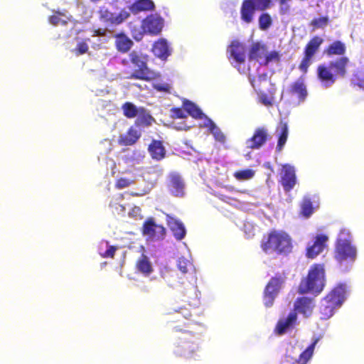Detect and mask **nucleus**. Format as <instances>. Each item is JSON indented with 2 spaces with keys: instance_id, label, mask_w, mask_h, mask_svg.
<instances>
[{
  "instance_id": "obj_46",
  "label": "nucleus",
  "mask_w": 364,
  "mask_h": 364,
  "mask_svg": "<svg viewBox=\"0 0 364 364\" xmlns=\"http://www.w3.org/2000/svg\"><path fill=\"white\" fill-rule=\"evenodd\" d=\"M153 87L159 92L171 93L172 86L170 82H164L162 80H155L153 82Z\"/></svg>"
},
{
  "instance_id": "obj_42",
  "label": "nucleus",
  "mask_w": 364,
  "mask_h": 364,
  "mask_svg": "<svg viewBox=\"0 0 364 364\" xmlns=\"http://www.w3.org/2000/svg\"><path fill=\"white\" fill-rule=\"evenodd\" d=\"M255 171L251 168L237 171L234 173V177L239 181H247L254 177Z\"/></svg>"
},
{
  "instance_id": "obj_36",
  "label": "nucleus",
  "mask_w": 364,
  "mask_h": 364,
  "mask_svg": "<svg viewBox=\"0 0 364 364\" xmlns=\"http://www.w3.org/2000/svg\"><path fill=\"white\" fill-rule=\"evenodd\" d=\"M116 247L111 246L107 241H101L98 245V253L102 257H113Z\"/></svg>"
},
{
  "instance_id": "obj_2",
  "label": "nucleus",
  "mask_w": 364,
  "mask_h": 364,
  "mask_svg": "<svg viewBox=\"0 0 364 364\" xmlns=\"http://www.w3.org/2000/svg\"><path fill=\"white\" fill-rule=\"evenodd\" d=\"M201 335L189 331H183L173 343V353L178 357L197 360L201 355Z\"/></svg>"
},
{
  "instance_id": "obj_45",
  "label": "nucleus",
  "mask_w": 364,
  "mask_h": 364,
  "mask_svg": "<svg viewBox=\"0 0 364 364\" xmlns=\"http://www.w3.org/2000/svg\"><path fill=\"white\" fill-rule=\"evenodd\" d=\"M124 114L128 118H133L136 116L138 113V109L136 107L131 103L126 102L122 105V107Z\"/></svg>"
},
{
  "instance_id": "obj_30",
  "label": "nucleus",
  "mask_w": 364,
  "mask_h": 364,
  "mask_svg": "<svg viewBox=\"0 0 364 364\" xmlns=\"http://www.w3.org/2000/svg\"><path fill=\"white\" fill-rule=\"evenodd\" d=\"M149 151L154 159L159 161L164 158L166 151L162 143L154 141L149 146Z\"/></svg>"
},
{
  "instance_id": "obj_58",
  "label": "nucleus",
  "mask_w": 364,
  "mask_h": 364,
  "mask_svg": "<svg viewBox=\"0 0 364 364\" xmlns=\"http://www.w3.org/2000/svg\"><path fill=\"white\" fill-rule=\"evenodd\" d=\"M209 163L206 160H201L200 161L199 164H198V168L200 169V167L205 168V166H208Z\"/></svg>"
},
{
  "instance_id": "obj_17",
  "label": "nucleus",
  "mask_w": 364,
  "mask_h": 364,
  "mask_svg": "<svg viewBox=\"0 0 364 364\" xmlns=\"http://www.w3.org/2000/svg\"><path fill=\"white\" fill-rule=\"evenodd\" d=\"M152 52L155 56L164 60L171 55V48L166 39L160 38L154 43Z\"/></svg>"
},
{
  "instance_id": "obj_4",
  "label": "nucleus",
  "mask_w": 364,
  "mask_h": 364,
  "mask_svg": "<svg viewBox=\"0 0 364 364\" xmlns=\"http://www.w3.org/2000/svg\"><path fill=\"white\" fill-rule=\"evenodd\" d=\"M262 249L267 255H287L293 248L290 235L281 230H273L264 238Z\"/></svg>"
},
{
  "instance_id": "obj_40",
  "label": "nucleus",
  "mask_w": 364,
  "mask_h": 364,
  "mask_svg": "<svg viewBox=\"0 0 364 364\" xmlns=\"http://www.w3.org/2000/svg\"><path fill=\"white\" fill-rule=\"evenodd\" d=\"M124 157L127 163L134 164H139L144 158V155L139 151H132L128 150L124 155Z\"/></svg>"
},
{
  "instance_id": "obj_1",
  "label": "nucleus",
  "mask_w": 364,
  "mask_h": 364,
  "mask_svg": "<svg viewBox=\"0 0 364 364\" xmlns=\"http://www.w3.org/2000/svg\"><path fill=\"white\" fill-rule=\"evenodd\" d=\"M357 257V247L350 230L342 228L335 244L334 258L343 271L349 270Z\"/></svg>"
},
{
  "instance_id": "obj_50",
  "label": "nucleus",
  "mask_w": 364,
  "mask_h": 364,
  "mask_svg": "<svg viewBox=\"0 0 364 364\" xmlns=\"http://www.w3.org/2000/svg\"><path fill=\"white\" fill-rule=\"evenodd\" d=\"M257 227L254 225L252 223L246 222L244 224V232L245 233L247 237L250 238L252 236H254Z\"/></svg>"
},
{
  "instance_id": "obj_18",
  "label": "nucleus",
  "mask_w": 364,
  "mask_h": 364,
  "mask_svg": "<svg viewBox=\"0 0 364 364\" xmlns=\"http://www.w3.org/2000/svg\"><path fill=\"white\" fill-rule=\"evenodd\" d=\"M328 240V237L324 235H318L311 245L307 247L306 256L309 258H314L320 254L325 247V243Z\"/></svg>"
},
{
  "instance_id": "obj_24",
  "label": "nucleus",
  "mask_w": 364,
  "mask_h": 364,
  "mask_svg": "<svg viewBox=\"0 0 364 364\" xmlns=\"http://www.w3.org/2000/svg\"><path fill=\"white\" fill-rule=\"evenodd\" d=\"M165 229L161 225H157L152 219H149L144 224L143 234L149 237H155L157 232L163 235Z\"/></svg>"
},
{
  "instance_id": "obj_61",
  "label": "nucleus",
  "mask_w": 364,
  "mask_h": 364,
  "mask_svg": "<svg viewBox=\"0 0 364 364\" xmlns=\"http://www.w3.org/2000/svg\"><path fill=\"white\" fill-rule=\"evenodd\" d=\"M105 143L107 144L109 146H111V144H110L109 141H108V140H106L105 141Z\"/></svg>"
},
{
  "instance_id": "obj_62",
  "label": "nucleus",
  "mask_w": 364,
  "mask_h": 364,
  "mask_svg": "<svg viewBox=\"0 0 364 364\" xmlns=\"http://www.w3.org/2000/svg\"><path fill=\"white\" fill-rule=\"evenodd\" d=\"M359 87L364 89V85L363 84H358Z\"/></svg>"
},
{
  "instance_id": "obj_6",
  "label": "nucleus",
  "mask_w": 364,
  "mask_h": 364,
  "mask_svg": "<svg viewBox=\"0 0 364 364\" xmlns=\"http://www.w3.org/2000/svg\"><path fill=\"white\" fill-rule=\"evenodd\" d=\"M129 60L134 68L129 78L151 80L157 77L158 74L147 67L148 56L139 50H132L129 54Z\"/></svg>"
},
{
  "instance_id": "obj_14",
  "label": "nucleus",
  "mask_w": 364,
  "mask_h": 364,
  "mask_svg": "<svg viewBox=\"0 0 364 364\" xmlns=\"http://www.w3.org/2000/svg\"><path fill=\"white\" fill-rule=\"evenodd\" d=\"M268 131L264 127L255 129L253 136L246 141V146L252 149H258L262 146L267 140Z\"/></svg>"
},
{
  "instance_id": "obj_20",
  "label": "nucleus",
  "mask_w": 364,
  "mask_h": 364,
  "mask_svg": "<svg viewBox=\"0 0 364 364\" xmlns=\"http://www.w3.org/2000/svg\"><path fill=\"white\" fill-rule=\"evenodd\" d=\"M166 221L168 227L177 240H182L186 235V229L183 224L178 219L166 215Z\"/></svg>"
},
{
  "instance_id": "obj_37",
  "label": "nucleus",
  "mask_w": 364,
  "mask_h": 364,
  "mask_svg": "<svg viewBox=\"0 0 364 364\" xmlns=\"http://www.w3.org/2000/svg\"><path fill=\"white\" fill-rule=\"evenodd\" d=\"M130 15L129 10L122 9L118 13H113L110 19L109 26H117L123 23Z\"/></svg>"
},
{
  "instance_id": "obj_52",
  "label": "nucleus",
  "mask_w": 364,
  "mask_h": 364,
  "mask_svg": "<svg viewBox=\"0 0 364 364\" xmlns=\"http://www.w3.org/2000/svg\"><path fill=\"white\" fill-rule=\"evenodd\" d=\"M259 100L266 106L271 105L273 102V98L264 92L259 93Z\"/></svg>"
},
{
  "instance_id": "obj_34",
  "label": "nucleus",
  "mask_w": 364,
  "mask_h": 364,
  "mask_svg": "<svg viewBox=\"0 0 364 364\" xmlns=\"http://www.w3.org/2000/svg\"><path fill=\"white\" fill-rule=\"evenodd\" d=\"M339 307L333 305L331 302H325V298L321 300V306H320V313L321 314V318L322 319H328L331 318L335 312V310L338 309Z\"/></svg>"
},
{
  "instance_id": "obj_31",
  "label": "nucleus",
  "mask_w": 364,
  "mask_h": 364,
  "mask_svg": "<svg viewBox=\"0 0 364 364\" xmlns=\"http://www.w3.org/2000/svg\"><path fill=\"white\" fill-rule=\"evenodd\" d=\"M140 136V129L137 126L132 127L127 135L121 136V141L124 145H132L138 140Z\"/></svg>"
},
{
  "instance_id": "obj_16",
  "label": "nucleus",
  "mask_w": 364,
  "mask_h": 364,
  "mask_svg": "<svg viewBox=\"0 0 364 364\" xmlns=\"http://www.w3.org/2000/svg\"><path fill=\"white\" fill-rule=\"evenodd\" d=\"M317 75L322 87L324 88L331 87L336 80V76L332 73L331 68L326 65H321L318 67Z\"/></svg>"
},
{
  "instance_id": "obj_51",
  "label": "nucleus",
  "mask_w": 364,
  "mask_h": 364,
  "mask_svg": "<svg viewBox=\"0 0 364 364\" xmlns=\"http://www.w3.org/2000/svg\"><path fill=\"white\" fill-rule=\"evenodd\" d=\"M312 56H309L307 54H305V56L299 65V69L304 73H306L307 72L308 68L311 65L312 63Z\"/></svg>"
},
{
  "instance_id": "obj_60",
  "label": "nucleus",
  "mask_w": 364,
  "mask_h": 364,
  "mask_svg": "<svg viewBox=\"0 0 364 364\" xmlns=\"http://www.w3.org/2000/svg\"><path fill=\"white\" fill-rule=\"evenodd\" d=\"M107 166H110L111 168H113L115 166V162L113 160H109L107 162Z\"/></svg>"
},
{
  "instance_id": "obj_47",
  "label": "nucleus",
  "mask_w": 364,
  "mask_h": 364,
  "mask_svg": "<svg viewBox=\"0 0 364 364\" xmlns=\"http://www.w3.org/2000/svg\"><path fill=\"white\" fill-rule=\"evenodd\" d=\"M99 16L101 21L106 23L107 26H109V22L112 16V12L109 11V9L107 7L102 6L100 8L99 10Z\"/></svg>"
},
{
  "instance_id": "obj_12",
  "label": "nucleus",
  "mask_w": 364,
  "mask_h": 364,
  "mask_svg": "<svg viewBox=\"0 0 364 364\" xmlns=\"http://www.w3.org/2000/svg\"><path fill=\"white\" fill-rule=\"evenodd\" d=\"M142 252L136 262V269L144 277H149L154 272L152 262L149 257V253L144 247H141Z\"/></svg>"
},
{
  "instance_id": "obj_28",
  "label": "nucleus",
  "mask_w": 364,
  "mask_h": 364,
  "mask_svg": "<svg viewBox=\"0 0 364 364\" xmlns=\"http://www.w3.org/2000/svg\"><path fill=\"white\" fill-rule=\"evenodd\" d=\"M92 42L90 38H82L77 37L75 39V47L71 48L70 50L76 55L85 54L89 48V43Z\"/></svg>"
},
{
  "instance_id": "obj_21",
  "label": "nucleus",
  "mask_w": 364,
  "mask_h": 364,
  "mask_svg": "<svg viewBox=\"0 0 364 364\" xmlns=\"http://www.w3.org/2000/svg\"><path fill=\"white\" fill-rule=\"evenodd\" d=\"M200 127L207 128L210 133L212 134L215 141L225 143L226 139L225 134L210 118H204V122L200 123Z\"/></svg>"
},
{
  "instance_id": "obj_19",
  "label": "nucleus",
  "mask_w": 364,
  "mask_h": 364,
  "mask_svg": "<svg viewBox=\"0 0 364 364\" xmlns=\"http://www.w3.org/2000/svg\"><path fill=\"white\" fill-rule=\"evenodd\" d=\"M169 188L173 195L181 197L184 195L185 185L181 177L177 173H171L169 176Z\"/></svg>"
},
{
  "instance_id": "obj_33",
  "label": "nucleus",
  "mask_w": 364,
  "mask_h": 364,
  "mask_svg": "<svg viewBox=\"0 0 364 364\" xmlns=\"http://www.w3.org/2000/svg\"><path fill=\"white\" fill-rule=\"evenodd\" d=\"M277 134L278 136V141L276 150L277 151H281L287 142L289 134L287 124H281L277 130Z\"/></svg>"
},
{
  "instance_id": "obj_54",
  "label": "nucleus",
  "mask_w": 364,
  "mask_h": 364,
  "mask_svg": "<svg viewBox=\"0 0 364 364\" xmlns=\"http://www.w3.org/2000/svg\"><path fill=\"white\" fill-rule=\"evenodd\" d=\"M128 215L130 218H132L135 220L141 219L142 216L141 215V208L138 206L133 207L128 213Z\"/></svg>"
},
{
  "instance_id": "obj_57",
  "label": "nucleus",
  "mask_w": 364,
  "mask_h": 364,
  "mask_svg": "<svg viewBox=\"0 0 364 364\" xmlns=\"http://www.w3.org/2000/svg\"><path fill=\"white\" fill-rule=\"evenodd\" d=\"M185 318H188L191 316V314L188 310L186 309L181 308L179 311Z\"/></svg>"
},
{
  "instance_id": "obj_29",
  "label": "nucleus",
  "mask_w": 364,
  "mask_h": 364,
  "mask_svg": "<svg viewBox=\"0 0 364 364\" xmlns=\"http://www.w3.org/2000/svg\"><path fill=\"white\" fill-rule=\"evenodd\" d=\"M115 45L119 51L126 53L133 46V42L124 33H119L115 35Z\"/></svg>"
},
{
  "instance_id": "obj_23",
  "label": "nucleus",
  "mask_w": 364,
  "mask_h": 364,
  "mask_svg": "<svg viewBox=\"0 0 364 364\" xmlns=\"http://www.w3.org/2000/svg\"><path fill=\"white\" fill-rule=\"evenodd\" d=\"M318 208V198L316 196L311 199L309 196L304 198L301 205V212L305 217H309Z\"/></svg>"
},
{
  "instance_id": "obj_56",
  "label": "nucleus",
  "mask_w": 364,
  "mask_h": 364,
  "mask_svg": "<svg viewBox=\"0 0 364 364\" xmlns=\"http://www.w3.org/2000/svg\"><path fill=\"white\" fill-rule=\"evenodd\" d=\"M173 113L179 119H183L186 117L184 111L181 109H174Z\"/></svg>"
},
{
  "instance_id": "obj_11",
  "label": "nucleus",
  "mask_w": 364,
  "mask_h": 364,
  "mask_svg": "<svg viewBox=\"0 0 364 364\" xmlns=\"http://www.w3.org/2000/svg\"><path fill=\"white\" fill-rule=\"evenodd\" d=\"M281 184L286 192L291 191L296 183V170L294 166L284 164L281 171Z\"/></svg>"
},
{
  "instance_id": "obj_25",
  "label": "nucleus",
  "mask_w": 364,
  "mask_h": 364,
  "mask_svg": "<svg viewBox=\"0 0 364 364\" xmlns=\"http://www.w3.org/2000/svg\"><path fill=\"white\" fill-rule=\"evenodd\" d=\"M291 92L298 97L299 102H302L305 100L307 96V90L303 78H299L292 84Z\"/></svg>"
},
{
  "instance_id": "obj_5",
  "label": "nucleus",
  "mask_w": 364,
  "mask_h": 364,
  "mask_svg": "<svg viewBox=\"0 0 364 364\" xmlns=\"http://www.w3.org/2000/svg\"><path fill=\"white\" fill-rule=\"evenodd\" d=\"M325 272L322 264H314L311 267L307 277L302 280L299 285V291L302 294L310 293L318 294L325 285Z\"/></svg>"
},
{
  "instance_id": "obj_38",
  "label": "nucleus",
  "mask_w": 364,
  "mask_h": 364,
  "mask_svg": "<svg viewBox=\"0 0 364 364\" xmlns=\"http://www.w3.org/2000/svg\"><path fill=\"white\" fill-rule=\"evenodd\" d=\"M322 43L323 39L321 38L315 36L309 42L306 46L305 54L313 57Z\"/></svg>"
},
{
  "instance_id": "obj_55",
  "label": "nucleus",
  "mask_w": 364,
  "mask_h": 364,
  "mask_svg": "<svg viewBox=\"0 0 364 364\" xmlns=\"http://www.w3.org/2000/svg\"><path fill=\"white\" fill-rule=\"evenodd\" d=\"M107 31L106 29L99 28L92 31V37L105 38Z\"/></svg>"
},
{
  "instance_id": "obj_8",
  "label": "nucleus",
  "mask_w": 364,
  "mask_h": 364,
  "mask_svg": "<svg viewBox=\"0 0 364 364\" xmlns=\"http://www.w3.org/2000/svg\"><path fill=\"white\" fill-rule=\"evenodd\" d=\"M280 55L277 51L269 52L264 44L253 43L249 51V62L257 63L259 65H267L271 63H278Z\"/></svg>"
},
{
  "instance_id": "obj_64",
  "label": "nucleus",
  "mask_w": 364,
  "mask_h": 364,
  "mask_svg": "<svg viewBox=\"0 0 364 364\" xmlns=\"http://www.w3.org/2000/svg\"><path fill=\"white\" fill-rule=\"evenodd\" d=\"M104 92L103 90H101V93H100L99 95H102V93Z\"/></svg>"
},
{
  "instance_id": "obj_43",
  "label": "nucleus",
  "mask_w": 364,
  "mask_h": 364,
  "mask_svg": "<svg viewBox=\"0 0 364 364\" xmlns=\"http://www.w3.org/2000/svg\"><path fill=\"white\" fill-rule=\"evenodd\" d=\"M346 46L341 41H336L328 47L327 53L328 55H342L345 53Z\"/></svg>"
},
{
  "instance_id": "obj_13",
  "label": "nucleus",
  "mask_w": 364,
  "mask_h": 364,
  "mask_svg": "<svg viewBox=\"0 0 364 364\" xmlns=\"http://www.w3.org/2000/svg\"><path fill=\"white\" fill-rule=\"evenodd\" d=\"M164 25V21L163 18L157 14H151L148 16L145 19L143 20L144 28L147 33L156 35L159 33Z\"/></svg>"
},
{
  "instance_id": "obj_53",
  "label": "nucleus",
  "mask_w": 364,
  "mask_h": 364,
  "mask_svg": "<svg viewBox=\"0 0 364 364\" xmlns=\"http://www.w3.org/2000/svg\"><path fill=\"white\" fill-rule=\"evenodd\" d=\"M328 23V18L327 17H321L318 18L314 19L311 22V24L315 28H323L326 26Z\"/></svg>"
},
{
  "instance_id": "obj_22",
  "label": "nucleus",
  "mask_w": 364,
  "mask_h": 364,
  "mask_svg": "<svg viewBox=\"0 0 364 364\" xmlns=\"http://www.w3.org/2000/svg\"><path fill=\"white\" fill-rule=\"evenodd\" d=\"M317 342L318 339H316L306 350L301 353L297 358H291L289 362H291V364H306L314 354Z\"/></svg>"
},
{
  "instance_id": "obj_59",
  "label": "nucleus",
  "mask_w": 364,
  "mask_h": 364,
  "mask_svg": "<svg viewBox=\"0 0 364 364\" xmlns=\"http://www.w3.org/2000/svg\"><path fill=\"white\" fill-rule=\"evenodd\" d=\"M199 174H200V176L201 178H202L203 181H205V180L206 179V178H208V175H207V173H206V171H204L203 172H202V171H200Z\"/></svg>"
},
{
  "instance_id": "obj_7",
  "label": "nucleus",
  "mask_w": 364,
  "mask_h": 364,
  "mask_svg": "<svg viewBox=\"0 0 364 364\" xmlns=\"http://www.w3.org/2000/svg\"><path fill=\"white\" fill-rule=\"evenodd\" d=\"M228 54L231 64L237 69L240 73L245 74L249 72V80L255 87V80L252 78L251 68L245 66V48L242 43L233 41L228 48Z\"/></svg>"
},
{
  "instance_id": "obj_48",
  "label": "nucleus",
  "mask_w": 364,
  "mask_h": 364,
  "mask_svg": "<svg viewBox=\"0 0 364 364\" xmlns=\"http://www.w3.org/2000/svg\"><path fill=\"white\" fill-rule=\"evenodd\" d=\"M131 31L133 38L136 41H140L143 38L144 33H147V31L144 28L143 21L139 28L131 27Z\"/></svg>"
},
{
  "instance_id": "obj_32",
  "label": "nucleus",
  "mask_w": 364,
  "mask_h": 364,
  "mask_svg": "<svg viewBox=\"0 0 364 364\" xmlns=\"http://www.w3.org/2000/svg\"><path fill=\"white\" fill-rule=\"evenodd\" d=\"M154 4L151 0H137L129 9V11L137 14L143 11H149L153 9Z\"/></svg>"
},
{
  "instance_id": "obj_10",
  "label": "nucleus",
  "mask_w": 364,
  "mask_h": 364,
  "mask_svg": "<svg viewBox=\"0 0 364 364\" xmlns=\"http://www.w3.org/2000/svg\"><path fill=\"white\" fill-rule=\"evenodd\" d=\"M348 294V287L345 284H339L325 297V302H331L339 308L347 299Z\"/></svg>"
},
{
  "instance_id": "obj_15",
  "label": "nucleus",
  "mask_w": 364,
  "mask_h": 364,
  "mask_svg": "<svg viewBox=\"0 0 364 364\" xmlns=\"http://www.w3.org/2000/svg\"><path fill=\"white\" fill-rule=\"evenodd\" d=\"M281 288V282L279 279L272 278L267 284L264 296V304L266 307L273 305L274 300Z\"/></svg>"
},
{
  "instance_id": "obj_44",
  "label": "nucleus",
  "mask_w": 364,
  "mask_h": 364,
  "mask_svg": "<svg viewBox=\"0 0 364 364\" xmlns=\"http://www.w3.org/2000/svg\"><path fill=\"white\" fill-rule=\"evenodd\" d=\"M259 27L262 31L267 30L272 23V19L267 13H262L259 17Z\"/></svg>"
},
{
  "instance_id": "obj_49",
  "label": "nucleus",
  "mask_w": 364,
  "mask_h": 364,
  "mask_svg": "<svg viewBox=\"0 0 364 364\" xmlns=\"http://www.w3.org/2000/svg\"><path fill=\"white\" fill-rule=\"evenodd\" d=\"M134 183V180L127 177H121L117 179L115 186L118 189H122L129 187Z\"/></svg>"
},
{
  "instance_id": "obj_41",
  "label": "nucleus",
  "mask_w": 364,
  "mask_h": 364,
  "mask_svg": "<svg viewBox=\"0 0 364 364\" xmlns=\"http://www.w3.org/2000/svg\"><path fill=\"white\" fill-rule=\"evenodd\" d=\"M177 267L183 274L188 273L190 270L193 269V264L191 259L185 257L184 256L178 257L177 260Z\"/></svg>"
},
{
  "instance_id": "obj_27",
  "label": "nucleus",
  "mask_w": 364,
  "mask_h": 364,
  "mask_svg": "<svg viewBox=\"0 0 364 364\" xmlns=\"http://www.w3.org/2000/svg\"><path fill=\"white\" fill-rule=\"evenodd\" d=\"M183 107L185 111H186V112H188L191 117L200 119V123L203 122L204 118L208 117L196 105L189 100H184L183 102Z\"/></svg>"
},
{
  "instance_id": "obj_9",
  "label": "nucleus",
  "mask_w": 364,
  "mask_h": 364,
  "mask_svg": "<svg viewBox=\"0 0 364 364\" xmlns=\"http://www.w3.org/2000/svg\"><path fill=\"white\" fill-rule=\"evenodd\" d=\"M272 0H244L240 8V18L247 23H252L255 11H264L269 8Z\"/></svg>"
},
{
  "instance_id": "obj_39",
  "label": "nucleus",
  "mask_w": 364,
  "mask_h": 364,
  "mask_svg": "<svg viewBox=\"0 0 364 364\" xmlns=\"http://www.w3.org/2000/svg\"><path fill=\"white\" fill-rule=\"evenodd\" d=\"M49 21L53 25L66 24L68 22H70L74 24L71 16H68L65 14L57 12L54 15L50 17Z\"/></svg>"
},
{
  "instance_id": "obj_3",
  "label": "nucleus",
  "mask_w": 364,
  "mask_h": 364,
  "mask_svg": "<svg viewBox=\"0 0 364 364\" xmlns=\"http://www.w3.org/2000/svg\"><path fill=\"white\" fill-rule=\"evenodd\" d=\"M315 306L312 299L302 296L297 298L294 304V311H291L287 317L281 318L277 323L274 333L277 335H283L293 328L297 319V314H302L304 317L311 315Z\"/></svg>"
},
{
  "instance_id": "obj_26",
  "label": "nucleus",
  "mask_w": 364,
  "mask_h": 364,
  "mask_svg": "<svg viewBox=\"0 0 364 364\" xmlns=\"http://www.w3.org/2000/svg\"><path fill=\"white\" fill-rule=\"evenodd\" d=\"M348 63V59L346 57H341L336 60L330 62L328 66L334 72L336 76L344 77Z\"/></svg>"
},
{
  "instance_id": "obj_63",
  "label": "nucleus",
  "mask_w": 364,
  "mask_h": 364,
  "mask_svg": "<svg viewBox=\"0 0 364 364\" xmlns=\"http://www.w3.org/2000/svg\"><path fill=\"white\" fill-rule=\"evenodd\" d=\"M178 129H183V128L182 127H178Z\"/></svg>"
},
{
  "instance_id": "obj_35",
  "label": "nucleus",
  "mask_w": 364,
  "mask_h": 364,
  "mask_svg": "<svg viewBox=\"0 0 364 364\" xmlns=\"http://www.w3.org/2000/svg\"><path fill=\"white\" fill-rule=\"evenodd\" d=\"M123 200V195L118 193L112 198L109 206L112 208V211L118 215H124L125 213V207L121 203Z\"/></svg>"
}]
</instances>
